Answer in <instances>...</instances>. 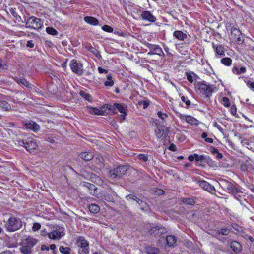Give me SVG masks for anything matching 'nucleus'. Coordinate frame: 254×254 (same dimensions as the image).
<instances>
[{"label": "nucleus", "mask_w": 254, "mask_h": 254, "mask_svg": "<svg viewBox=\"0 0 254 254\" xmlns=\"http://www.w3.org/2000/svg\"><path fill=\"white\" fill-rule=\"evenodd\" d=\"M83 185L84 186L87 188L91 191L90 193L94 194L95 193V191L96 190V187L95 186L92 184H91L88 182H83Z\"/></svg>", "instance_id": "nucleus-29"}, {"label": "nucleus", "mask_w": 254, "mask_h": 254, "mask_svg": "<svg viewBox=\"0 0 254 254\" xmlns=\"http://www.w3.org/2000/svg\"><path fill=\"white\" fill-rule=\"evenodd\" d=\"M96 163L98 164H102L103 163L104 159L101 157H96L95 159Z\"/></svg>", "instance_id": "nucleus-56"}, {"label": "nucleus", "mask_w": 254, "mask_h": 254, "mask_svg": "<svg viewBox=\"0 0 254 254\" xmlns=\"http://www.w3.org/2000/svg\"><path fill=\"white\" fill-rule=\"evenodd\" d=\"M126 198L127 200H133L137 201V199H138L136 196L132 194H129L126 196Z\"/></svg>", "instance_id": "nucleus-53"}, {"label": "nucleus", "mask_w": 254, "mask_h": 254, "mask_svg": "<svg viewBox=\"0 0 254 254\" xmlns=\"http://www.w3.org/2000/svg\"><path fill=\"white\" fill-rule=\"evenodd\" d=\"M213 48L215 49L216 53L220 56L224 55V48L223 46L221 45H215L214 43H212Z\"/></svg>", "instance_id": "nucleus-22"}, {"label": "nucleus", "mask_w": 254, "mask_h": 254, "mask_svg": "<svg viewBox=\"0 0 254 254\" xmlns=\"http://www.w3.org/2000/svg\"><path fill=\"white\" fill-rule=\"evenodd\" d=\"M182 202L189 205H193L195 204V201L191 198H183Z\"/></svg>", "instance_id": "nucleus-38"}, {"label": "nucleus", "mask_w": 254, "mask_h": 254, "mask_svg": "<svg viewBox=\"0 0 254 254\" xmlns=\"http://www.w3.org/2000/svg\"><path fill=\"white\" fill-rule=\"evenodd\" d=\"M41 250L42 251H49V247L46 245H42L41 247Z\"/></svg>", "instance_id": "nucleus-62"}, {"label": "nucleus", "mask_w": 254, "mask_h": 254, "mask_svg": "<svg viewBox=\"0 0 254 254\" xmlns=\"http://www.w3.org/2000/svg\"><path fill=\"white\" fill-rule=\"evenodd\" d=\"M23 126L26 129L32 130L35 132L40 129V126L33 121H26L23 123Z\"/></svg>", "instance_id": "nucleus-14"}, {"label": "nucleus", "mask_w": 254, "mask_h": 254, "mask_svg": "<svg viewBox=\"0 0 254 254\" xmlns=\"http://www.w3.org/2000/svg\"><path fill=\"white\" fill-rule=\"evenodd\" d=\"M173 36L179 40H184L187 37V35L180 30L175 31L173 33Z\"/></svg>", "instance_id": "nucleus-25"}, {"label": "nucleus", "mask_w": 254, "mask_h": 254, "mask_svg": "<svg viewBox=\"0 0 254 254\" xmlns=\"http://www.w3.org/2000/svg\"><path fill=\"white\" fill-rule=\"evenodd\" d=\"M181 100L186 103L187 107H188L189 106L190 104V100H189L187 98L184 96L181 97Z\"/></svg>", "instance_id": "nucleus-52"}, {"label": "nucleus", "mask_w": 254, "mask_h": 254, "mask_svg": "<svg viewBox=\"0 0 254 254\" xmlns=\"http://www.w3.org/2000/svg\"><path fill=\"white\" fill-rule=\"evenodd\" d=\"M146 251L149 254H155L158 253L159 251L156 247L148 246L146 248Z\"/></svg>", "instance_id": "nucleus-32"}, {"label": "nucleus", "mask_w": 254, "mask_h": 254, "mask_svg": "<svg viewBox=\"0 0 254 254\" xmlns=\"http://www.w3.org/2000/svg\"><path fill=\"white\" fill-rule=\"evenodd\" d=\"M230 247L236 253H239L242 250L241 245L236 241H233L231 243Z\"/></svg>", "instance_id": "nucleus-21"}, {"label": "nucleus", "mask_w": 254, "mask_h": 254, "mask_svg": "<svg viewBox=\"0 0 254 254\" xmlns=\"http://www.w3.org/2000/svg\"><path fill=\"white\" fill-rule=\"evenodd\" d=\"M89 211L93 214H97L100 211V207L96 204H92L88 207Z\"/></svg>", "instance_id": "nucleus-31"}, {"label": "nucleus", "mask_w": 254, "mask_h": 254, "mask_svg": "<svg viewBox=\"0 0 254 254\" xmlns=\"http://www.w3.org/2000/svg\"><path fill=\"white\" fill-rule=\"evenodd\" d=\"M115 106V110L117 109L120 113H125L126 112V108L124 104L119 103H114Z\"/></svg>", "instance_id": "nucleus-30"}, {"label": "nucleus", "mask_w": 254, "mask_h": 254, "mask_svg": "<svg viewBox=\"0 0 254 254\" xmlns=\"http://www.w3.org/2000/svg\"><path fill=\"white\" fill-rule=\"evenodd\" d=\"M230 233V230L228 228H222L218 230L216 234L214 235L215 238H217V235L221 234L223 235H227Z\"/></svg>", "instance_id": "nucleus-34"}, {"label": "nucleus", "mask_w": 254, "mask_h": 254, "mask_svg": "<svg viewBox=\"0 0 254 254\" xmlns=\"http://www.w3.org/2000/svg\"><path fill=\"white\" fill-rule=\"evenodd\" d=\"M65 235V229L64 227L56 226L53 229L47 233L48 237L52 240H59Z\"/></svg>", "instance_id": "nucleus-4"}, {"label": "nucleus", "mask_w": 254, "mask_h": 254, "mask_svg": "<svg viewBox=\"0 0 254 254\" xmlns=\"http://www.w3.org/2000/svg\"><path fill=\"white\" fill-rule=\"evenodd\" d=\"M16 81L18 83L21 84L28 89H32L33 86L32 84L29 83L28 81L24 78H18Z\"/></svg>", "instance_id": "nucleus-26"}, {"label": "nucleus", "mask_w": 254, "mask_h": 254, "mask_svg": "<svg viewBox=\"0 0 254 254\" xmlns=\"http://www.w3.org/2000/svg\"><path fill=\"white\" fill-rule=\"evenodd\" d=\"M38 242V239L28 236L23 240L19 251L22 254H34L33 247Z\"/></svg>", "instance_id": "nucleus-1"}, {"label": "nucleus", "mask_w": 254, "mask_h": 254, "mask_svg": "<svg viewBox=\"0 0 254 254\" xmlns=\"http://www.w3.org/2000/svg\"><path fill=\"white\" fill-rule=\"evenodd\" d=\"M19 145L23 146L27 151L30 152L35 150L37 147L36 143L30 138H28L25 142L19 141Z\"/></svg>", "instance_id": "nucleus-8"}, {"label": "nucleus", "mask_w": 254, "mask_h": 254, "mask_svg": "<svg viewBox=\"0 0 254 254\" xmlns=\"http://www.w3.org/2000/svg\"><path fill=\"white\" fill-rule=\"evenodd\" d=\"M213 125L214 126L216 127L221 132H223V129L220 124H219L217 122H215Z\"/></svg>", "instance_id": "nucleus-54"}, {"label": "nucleus", "mask_w": 254, "mask_h": 254, "mask_svg": "<svg viewBox=\"0 0 254 254\" xmlns=\"http://www.w3.org/2000/svg\"><path fill=\"white\" fill-rule=\"evenodd\" d=\"M22 226L21 220L15 217L9 218L5 224L6 229L9 232L15 231L21 228Z\"/></svg>", "instance_id": "nucleus-3"}, {"label": "nucleus", "mask_w": 254, "mask_h": 254, "mask_svg": "<svg viewBox=\"0 0 254 254\" xmlns=\"http://www.w3.org/2000/svg\"><path fill=\"white\" fill-rule=\"evenodd\" d=\"M84 21L89 24L92 25H97L98 24V20L95 17L91 16H86L84 17Z\"/></svg>", "instance_id": "nucleus-24"}, {"label": "nucleus", "mask_w": 254, "mask_h": 254, "mask_svg": "<svg viewBox=\"0 0 254 254\" xmlns=\"http://www.w3.org/2000/svg\"><path fill=\"white\" fill-rule=\"evenodd\" d=\"M221 62L226 66H229L232 64V60L228 57L223 58L221 60Z\"/></svg>", "instance_id": "nucleus-37"}, {"label": "nucleus", "mask_w": 254, "mask_h": 254, "mask_svg": "<svg viewBox=\"0 0 254 254\" xmlns=\"http://www.w3.org/2000/svg\"><path fill=\"white\" fill-rule=\"evenodd\" d=\"M127 115V113H123L122 115L120 116V120L121 122L124 121L125 119V117Z\"/></svg>", "instance_id": "nucleus-63"}, {"label": "nucleus", "mask_w": 254, "mask_h": 254, "mask_svg": "<svg viewBox=\"0 0 254 254\" xmlns=\"http://www.w3.org/2000/svg\"><path fill=\"white\" fill-rule=\"evenodd\" d=\"M163 48L168 55H172L171 53L169 51V50H170L169 48L166 45H164Z\"/></svg>", "instance_id": "nucleus-60"}, {"label": "nucleus", "mask_w": 254, "mask_h": 254, "mask_svg": "<svg viewBox=\"0 0 254 254\" xmlns=\"http://www.w3.org/2000/svg\"><path fill=\"white\" fill-rule=\"evenodd\" d=\"M141 16L143 20H147L149 22H154L156 20V17L148 11H143Z\"/></svg>", "instance_id": "nucleus-19"}, {"label": "nucleus", "mask_w": 254, "mask_h": 254, "mask_svg": "<svg viewBox=\"0 0 254 254\" xmlns=\"http://www.w3.org/2000/svg\"><path fill=\"white\" fill-rule=\"evenodd\" d=\"M0 107L5 111H10L11 110L10 105L5 101H0Z\"/></svg>", "instance_id": "nucleus-35"}, {"label": "nucleus", "mask_w": 254, "mask_h": 254, "mask_svg": "<svg viewBox=\"0 0 254 254\" xmlns=\"http://www.w3.org/2000/svg\"><path fill=\"white\" fill-rule=\"evenodd\" d=\"M41 225L40 224L38 223H35L33 224V227H32V230L34 231H36L39 230L41 228Z\"/></svg>", "instance_id": "nucleus-50"}, {"label": "nucleus", "mask_w": 254, "mask_h": 254, "mask_svg": "<svg viewBox=\"0 0 254 254\" xmlns=\"http://www.w3.org/2000/svg\"><path fill=\"white\" fill-rule=\"evenodd\" d=\"M76 245L78 247V254H89V244L84 237L80 236L76 238Z\"/></svg>", "instance_id": "nucleus-2"}, {"label": "nucleus", "mask_w": 254, "mask_h": 254, "mask_svg": "<svg viewBox=\"0 0 254 254\" xmlns=\"http://www.w3.org/2000/svg\"><path fill=\"white\" fill-rule=\"evenodd\" d=\"M80 157L85 161H89L93 159V154L91 152H83L79 154Z\"/></svg>", "instance_id": "nucleus-20"}, {"label": "nucleus", "mask_w": 254, "mask_h": 254, "mask_svg": "<svg viewBox=\"0 0 254 254\" xmlns=\"http://www.w3.org/2000/svg\"><path fill=\"white\" fill-rule=\"evenodd\" d=\"M107 80L105 82L104 85L106 86H112L114 85V82L112 80V77L110 74L107 76Z\"/></svg>", "instance_id": "nucleus-36"}, {"label": "nucleus", "mask_w": 254, "mask_h": 254, "mask_svg": "<svg viewBox=\"0 0 254 254\" xmlns=\"http://www.w3.org/2000/svg\"><path fill=\"white\" fill-rule=\"evenodd\" d=\"M241 32L240 30L236 28H232L231 30V36L233 40L240 43H243V41L241 40Z\"/></svg>", "instance_id": "nucleus-17"}, {"label": "nucleus", "mask_w": 254, "mask_h": 254, "mask_svg": "<svg viewBox=\"0 0 254 254\" xmlns=\"http://www.w3.org/2000/svg\"><path fill=\"white\" fill-rule=\"evenodd\" d=\"M106 107L108 108V109L112 111L114 114L117 113V112L115 111V106H114V104L113 105L106 104Z\"/></svg>", "instance_id": "nucleus-48"}, {"label": "nucleus", "mask_w": 254, "mask_h": 254, "mask_svg": "<svg viewBox=\"0 0 254 254\" xmlns=\"http://www.w3.org/2000/svg\"><path fill=\"white\" fill-rule=\"evenodd\" d=\"M136 202L140 206L141 209L143 210L147 206L146 203L139 199H137Z\"/></svg>", "instance_id": "nucleus-45"}, {"label": "nucleus", "mask_w": 254, "mask_h": 254, "mask_svg": "<svg viewBox=\"0 0 254 254\" xmlns=\"http://www.w3.org/2000/svg\"><path fill=\"white\" fill-rule=\"evenodd\" d=\"M128 169V167L127 165L119 166L114 169L110 170L109 175L112 178L121 177L126 174Z\"/></svg>", "instance_id": "nucleus-6"}, {"label": "nucleus", "mask_w": 254, "mask_h": 254, "mask_svg": "<svg viewBox=\"0 0 254 254\" xmlns=\"http://www.w3.org/2000/svg\"><path fill=\"white\" fill-rule=\"evenodd\" d=\"M59 251L63 254H75L74 252H71V249L69 247H64V246H60L59 247Z\"/></svg>", "instance_id": "nucleus-28"}, {"label": "nucleus", "mask_w": 254, "mask_h": 254, "mask_svg": "<svg viewBox=\"0 0 254 254\" xmlns=\"http://www.w3.org/2000/svg\"><path fill=\"white\" fill-rule=\"evenodd\" d=\"M87 109L89 113L97 115H102V112L101 110L97 108H94L92 107H87Z\"/></svg>", "instance_id": "nucleus-27"}, {"label": "nucleus", "mask_w": 254, "mask_h": 254, "mask_svg": "<svg viewBox=\"0 0 254 254\" xmlns=\"http://www.w3.org/2000/svg\"><path fill=\"white\" fill-rule=\"evenodd\" d=\"M46 32L52 35H56L58 34L57 31L52 27H48L46 29Z\"/></svg>", "instance_id": "nucleus-39"}, {"label": "nucleus", "mask_w": 254, "mask_h": 254, "mask_svg": "<svg viewBox=\"0 0 254 254\" xmlns=\"http://www.w3.org/2000/svg\"><path fill=\"white\" fill-rule=\"evenodd\" d=\"M139 104H142L143 106V108H144V109L147 108V107L149 105L147 101H143V102L140 101V102H139Z\"/></svg>", "instance_id": "nucleus-61"}, {"label": "nucleus", "mask_w": 254, "mask_h": 254, "mask_svg": "<svg viewBox=\"0 0 254 254\" xmlns=\"http://www.w3.org/2000/svg\"><path fill=\"white\" fill-rule=\"evenodd\" d=\"M216 90L215 85L213 84H207L204 83H199L198 85V90L200 93L206 97H209L212 92Z\"/></svg>", "instance_id": "nucleus-5"}, {"label": "nucleus", "mask_w": 254, "mask_h": 254, "mask_svg": "<svg viewBox=\"0 0 254 254\" xmlns=\"http://www.w3.org/2000/svg\"><path fill=\"white\" fill-rule=\"evenodd\" d=\"M233 72L236 74L240 75L246 72V69L244 67H241L239 68L238 67H234L232 69Z\"/></svg>", "instance_id": "nucleus-33"}, {"label": "nucleus", "mask_w": 254, "mask_h": 254, "mask_svg": "<svg viewBox=\"0 0 254 254\" xmlns=\"http://www.w3.org/2000/svg\"><path fill=\"white\" fill-rule=\"evenodd\" d=\"M26 46L28 47L33 48L34 46V44L33 43L32 40H29L27 41Z\"/></svg>", "instance_id": "nucleus-58"}, {"label": "nucleus", "mask_w": 254, "mask_h": 254, "mask_svg": "<svg viewBox=\"0 0 254 254\" xmlns=\"http://www.w3.org/2000/svg\"><path fill=\"white\" fill-rule=\"evenodd\" d=\"M188 159L190 161H193L195 160L198 165H202V163L208 162L209 157L204 155H198L197 154H194L189 155Z\"/></svg>", "instance_id": "nucleus-9"}, {"label": "nucleus", "mask_w": 254, "mask_h": 254, "mask_svg": "<svg viewBox=\"0 0 254 254\" xmlns=\"http://www.w3.org/2000/svg\"><path fill=\"white\" fill-rule=\"evenodd\" d=\"M223 187L224 188V189L228 192V190H229L232 187V186L234 185L229 182L225 181L223 183Z\"/></svg>", "instance_id": "nucleus-41"}, {"label": "nucleus", "mask_w": 254, "mask_h": 254, "mask_svg": "<svg viewBox=\"0 0 254 254\" xmlns=\"http://www.w3.org/2000/svg\"><path fill=\"white\" fill-rule=\"evenodd\" d=\"M231 112L233 115H235L236 113V108L233 106L231 107Z\"/></svg>", "instance_id": "nucleus-64"}, {"label": "nucleus", "mask_w": 254, "mask_h": 254, "mask_svg": "<svg viewBox=\"0 0 254 254\" xmlns=\"http://www.w3.org/2000/svg\"><path fill=\"white\" fill-rule=\"evenodd\" d=\"M222 102H223V104L224 106L227 107L230 106V104L229 99L228 97H223Z\"/></svg>", "instance_id": "nucleus-47"}, {"label": "nucleus", "mask_w": 254, "mask_h": 254, "mask_svg": "<svg viewBox=\"0 0 254 254\" xmlns=\"http://www.w3.org/2000/svg\"><path fill=\"white\" fill-rule=\"evenodd\" d=\"M166 229L162 226L153 227L148 231L150 235H153L155 237L159 236L162 234L165 233Z\"/></svg>", "instance_id": "nucleus-12"}, {"label": "nucleus", "mask_w": 254, "mask_h": 254, "mask_svg": "<svg viewBox=\"0 0 254 254\" xmlns=\"http://www.w3.org/2000/svg\"><path fill=\"white\" fill-rule=\"evenodd\" d=\"M147 47L149 48L151 51L154 52L153 53H148V54L152 55L153 54H157L160 56H164V53L161 48L157 45H153L150 43H147Z\"/></svg>", "instance_id": "nucleus-15"}, {"label": "nucleus", "mask_w": 254, "mask_h": 254, "mask_svg": "<svg viewBox=\"0 0 254 254\" xmlns=\"http://www.w3.org/2000/svg\"><path fill=\"white\" fill-rule=\"evenodd\" d=\"M228 192L234 195L235 198L238 200H239L238 197H240V196L238 194L239 193H241V191L234 185L232 186V187L229 190H228Z\"/></svg>", "instance_id": "nucleus-23"}, {"label": "nucleus", "mask_w": 254, "mask_h": 254, "mask_svg": "<svg viewBox=\"0 0 254 254\" xmlns=\"http://www.w3.org/2000/svg\"><path fill=\"white\" fill-rule=\"evenodd\" d=\"M138 159L141 161L146 162L148 160V156L144 154H140L138 156Z\"/></svg>", "instance_id": "nucleus-43"}, {"label": "nucleus", "mask_w": 254, "mask_h": 254, "mask_svg": "<svg viewBox=\"0 0 254 254\" xmlns=\"http://www.w3.org/2000/svg\"><path fill=\"white\" fill-rule=\"evenodd\" d=\"M166 241L167 245L169 247H174L176 245L177 239L175 236L173 235H169L167 236L166 238H161L159 240V242Z\"/></svg>", "instance_id": "nucleus-16"}, {"label": "nucleus", "mask_w": 254, "mask_h": 254, "mask_svg": "<svg viewBox=\"0 0 254 254\" xmlns=\"http://www.w3.org/2000/svg\"><path fill=\"white\" fill-rule=\"evenodd\" d=\"M247 85L251 89H252L253 90L254 89V82H252L251 81H248L247 82Z\"/></svg>", "instance_id": "nucleus-57"}, {"label": "nucleus", "mask_w": 254, "mask_h": 254, "mask_svg": "<svg viewBox=\"0 0 254 254\" xmlns=\"http://www.w3.org/2000/svg\"><path fill=\"white\" fill-rule=\"evenodd\" d=\"M200 187L208 191L212 194H215L216 190L214 186L211 185L207 182L204 180H200L198 181Z\"/></svg>", "instance_id": "nucleus-13"}, {"label": "nucleus", "mask_w": 254, "mask_h": 254, "mask_svg": "<svg viewBox=\"0 0 254 254\" xmlns=\"http://www.w3.org/2000/svg\"><path fill=\"white\" fill-rule=\"evenodd\" d=\"M211 152L213 154H216L217 158L218 159H222L223 157V155L221 153H220V152L217 149L213 147L212 148Z\"/></svg>", "instance_id": "nucleus-40"}, {"label": "nucleus", "mask_w": 254, "mask_h": 254, "mask_svg": "<svg viewBox=\"0 0 254 254\" xmlns=\"http://www.w3.org/2000/svg\"><path fill=\"white\" fill-rule=\"evenodd\" d=\"M207 133H206V132H203L202 134H201V137L203 139H205V141L207 142H208V143H212L213 142V139L211 138H208L207 137Z\"/></svg>", "instance_id": "nucleus-42"}, {"label": "nucleus", "mask_w": 254, "mask_h": 254, "mask_svg": "<svg viewBox=\"0 0 254 254\" xmlns=\"http://www.w3.org/2000/svg\"><path fill=\"white\" fill-rule=\"evenodd\" d=\"M100 109L101 110V111H102V115H104L105 114L106 110L108 109V108H106L105 104L101 106Z\"/></svg>", "instance_id": "nucleus-59"}, {"label": "nucleus", "mask_w": 254, "mask_h": 254, "mask_svg": "<svg viewBox=\"0 0 254 254\" xmlns=\"http://www.w3.org/2000/svg\"><path fill=\"white\" fill-rule=\"evenodd\" d=\"M70 66L72 71L78 75H81L83 74L82 65L78 63L76 60L73 59L71 61Z\"/></svg>", "instance_id": "nucleus-10"}, {"label": "nucleus", "mask_w": 254, "mask_h": 254, "mask_svg": "<svg viewBox=\"0 0 254 254\" xmlns=\"http://www.w3.org/2000/svg\"><path fill=\"white\" fill-rule=\"evenodd\" d=\"M103 199L110 202L113 200V197L108 194H105L103 195Z\"/></svg>", "instance_id": "nucleus-49"}, {"label": "nucleus", "mask_w": 254, "mask_h": 254, "mask_svg": "<svg viewBox=\"0 0 254 254\" xmlns=\"http://www.w3.org/2000/svg\"><path fill=\"white\" fill-rule=\"evenodd\" d=\"M102 30L107 32H112L113 31V28L111 26L105 25L102 27Z\"/></svg>", "instance_id": "nucleus-46"}, {"label": "nucleus", "mask_w": 254, "mask_h": 254, "mask_svg": "<svg viewBox=\"0 0 254 254\" xmlns=\"http://www.w3.org/2000/svg\"><path fill=\"white\" fill-rule=\"evenodd\" d=\"M186 77L187 78L188 80L190 83H192L193 82V78L192 75L189 73H186Z\"/></svg>", "instance_id": "nucleus-55"}, {"label": "nucleus", "mask_w": 254, "mask_h": 254, "mask_svg": "<svg viewBox=\"0 0 254 254\" xmlns=\"http://www.w3.org/2000/svg\"><path fill=\"white\" fill-rule=\"evenodd\" d=\"M42 25L41 20L34 16L30 17L26 22V27L32 29L38 30Z\"/></svg>", "instance_id": "nucleus-7"}, {"label": "nucleus", "mask_w": 254, "mask_h": 254, "mask_svg": "<svg viewBox=\"0 0 254 254\" xmlns=\"http://www.w3.org/2000/svg\"><path fill=\"white\" fill-rule=\"evenodd\" d=\"M169 133L167 128L165 127L158 126L155 130V134L158 138H160L163 135L166 136Z\"/></svg>", "instance_id": "nucleus-18"}, {"label": "nucleus", "mask_w": 254, "mask_h": 254, "mask_svg": "<svg viewBox=\"0 0 254 254\" xmlns=\"http://www.w3.org/2000/svg\"><path fill=\"white\" fill-rule=\"evenodd\" d=\"M157 115L158 117L162 120H164L168 117L167 114H166V113H164L161 111L158 112Z\"/></svg>", "instance_id": "nucleus-51"}, {"label": "nucleus", "mask_w": 254, "mask_h": 254, "mask_svg": "<svg viewBox=\"0 0 254 254\" xmlns=\"http://www.w3.org/2000/svg\"><path fill=\"white\" fill-rule=\"evenodd\" d=\"M177 116L183 121H185L191 125H197L199 124V121L196 118L190 116L186 115L177 112Z\"/></svg>", "instance_id": "nucleus-11"}, {"label": "nucleus", "mask_w": 254, "mask_h": 254, "mask_svg": "<svg viewBox=\"0 0 254 254\" xmlns=\"http://www.w3.org/2000/svg\"><path fill=\"white\" fill-rule=\"evenodd\" d=\"M80 95L84 97L86 100L88 101H90L91 99V96L89 94L86 93L85 92L83 91H81L80 92Z\"/></svg>", "instance_id": "nucleus-44"}]
</instances>
